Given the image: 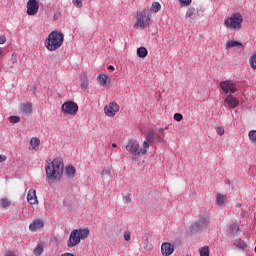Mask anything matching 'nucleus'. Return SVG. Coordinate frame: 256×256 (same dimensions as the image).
I'll use <instances>...</instances> for the list:
<instances>
[{
    "instance_id": "0eeeda50",
    "label": "nucleus",
    "mask_w": 256,
    "mask_h": 256,
    "mask_svg": "<svg viewBox=\"0 0 256 256\" xmlns=\"http://www.w3.org/2000/svg\"><path fill=\"white\" fill-rule=\"evenodd\" d=\"M61 111L64 115L75 116L79 112V105L73 101H66L62 104Z\"/></svg>"
},
{
    "instance_id": "412c9836",
    "label": "nucleus",
    "mask_w": 256,
    "mask_h": 256,
    "mask_svg": "<svg viewBox=\"0 0 256 256\" xmlns=\"http://www.w3.org/2000/svg\"><path fill=\"white\" fill-rule=\"evenodd\" d=\"M30 145L34 151H37L39 149V145H41V140L37 137H32L30 140Z\"/></svg>"
},
{
    "instance_id": "f704fd0d",
    "label": "nucleus",
    "mask_w": 256,
    "mask_h": 256,
    "mask_svg": "<svg viewBox=\"0 0 256 256\" xmlns=\"http://www.w3.org/2000/svg\"><path fill=\"white\" fill-rule=\"evenodd\" d=\"M9 121L10 123H19V121H21V118L19 116H10Z\"/></svg>"
},
{
    "instance_id": "a878e982",
    "label": "nucleus",
    "mask_w": 256,
    "mask_h": 256,
    "mask_svg": "<svg viewBox=\"0 0 256 256\" xmlns=\"http://www.w3.org/2000/svg\"><path fill=\"white\" fill-rule=\"evenodd\" d=\"M0 206L2 207V209H7V207L11 206V200L7 198H2L0 200Z\"/></svg>"
},
{
    "instance_id": "37998d69",
    "label": "nucleus",
    "mask_w": 256,
    "mask_h": 256,
    "mask_svg": "<svg viewBox=\"0 0 256 256\" xmlns=\"http://www.w3.org/2000/svg\"><path fill=\"white\" fill-rule=\"evenodd\" d=\"M108 69L110 70V71H115V67L114 66H108Z\"/></svg>"
},
{
    "instance_id": "20e7f679",
    "label": "nucleus",
    "mask_w": 256,
    "mask_h": 256,
    "mask_svg": "<svg viewBox=\"0 0 256 256\" xmlns=\"http://www.w3.org/2000/svg\"><path fill=\"white\" fill-rule=\"evenodd\" d=\"M126 151H129L134 157H139L140 155H147L149 150V141L143 142L142 148H139V142L135 139H130L125 147Z\"/></svg>"
},
{
    "instance_id": "c85d7f7f",
    "label": "nucleus",
    "mask_w": 256,
    "mask_h": 256,
    "mask_svg": "<svg viewBox=\"0 0 256 256\" xmlns=\"http://www.w3.org/2000/svg\"><path fill=\"white\" fill-rule=\"evenodd\" d=\"M248 137L251 143H256V130H250L248 133Z\"/></svg>"
},
{
    "instance_id": "e433bc0d",
    "label": "nucleus",
    "mask_w": 256,
    "mask_h": 256,
    "mask_svg": "<svg viewBox=\"0 0 256 256\" xmlns=\"http://www.w3.org/2000/svg\"><path fill=\"white\" fill-rule=\"evenodd\" d=\"M174 121H183V115L181 113H175Z\"/></svg>"
},
{
    "instance_id": "b1692460",
    "label": "nucleus",
    "mask_w": 256,
    "mask_h": 256,
    "mask_svg": "<svg viewBox=\"0 0 256 256\" xmlns=\"http://www.w3.org/2000/svg\"><path fill=\"white\" fill-rule=\"evenodd\" d=\"M45 249V246L43 244H38L35 248H34V255L35 256H41L43 255V251Z\"/></svg>"
},
{
    "instance_id": "f8f14e48",
    "label": "nucleus",
    "mask_w": 256,
    "mask_h": 256,
    "mask_svg": "<svg viewBox=\"0 0 256 256\" xmlns=\"http://www.w3.org/2000/svg\"><path fill=\"white\" fill-rule=\"evenodd\" d=\"M45 223L41 220V219H35L33 220V222L29 225V229L30 231H32L33 233L37 232V231H41V229H43Z\"/></svg>"
},
{
    "instance_id": "dca6fc26",
    "label": "nucleus",
    "mask_w": 256,
    "mask_h": 256,
    "mask_svg": "<svg viewBox=\"0 0 256 256\" xmlns=\"http://www.w3.org/2000/svg\"><path fill=\"white\" fill-rule=\"evenodd\" d=\"M20 111L23 115H31V113H33V104H31V102L22 103Z\"/></svg>"
},
{
    "instance_id": "09e8293b",
    "label": "nucleus",
    "mask_w": 256,
    "mask_h": 256,
    "mask_svg": "<svg viewBox=\"0 0 256 256\" xmlns=\"http://www.w3.org/2000/svg\"><path fill=\"white\" fill-rule=\"evenodd\" d=\"M236 206H237V207H241V204H237Z\"/></svg>"
},
{
    "instance_id": "2eb2a0df",
    "label": "nucleus",
    "mask_w": 256,
    "mask_h": 256,
    "mask_svg": "<svg viewBox=\"0 0 256 256\" xmlns=\"http://www.w3.org/2000/svg\"><path fill=\"white\" fill-rule=\"evenodd\" d=\"M207 225H209V216L203 217L195 222L194 227L197 231H201V229H205Z\"/></svg>"
},
{
    "instance_id": "bb28decb",
    "label": "nucleus",
    "mask_w": 256,
    "mask_h": 256,
    "mask_svg": "<svg viewBox=\"0 0 256 256\" xmlns=\"http://www.w3.org/2000/svg\"><path fill=\"white\" fill-rule=\"evenodd\" d=\"M194 13H195V8H189L188 10H187V12H186V17L188 18V19H190L189 20V22L190 23H193V15H194Z\"/></svg>"
},
{
    "instance_id": "39448f33",
    "label": "nucleus",
    "mask_w": 256,
    "mask_h": 256,
    "mask_svg": "<svg viewBox=\"0 0 256 256\" xmlns=\"http://www.w3.org/2000/svg\"><path fill=\"white\" fill-rule=\"evenodd\" d=\"M149 25H151V12L145 9L136 12L134 29H147Z\"/></svg>"
},
{
    "instance_id": "393cba45",
    "label": "nucleus",
    "mask_w": 256,
    "mask_h": 256,
    "mask_svg": "<svg viewBox=\"0 0 256 256\" xmlns=\"http://www.w3.org/2000/svg\"><path fill=\"white\" fill-rule=\"evenodd\" d=\"M150 11L151 13H159L161 11V4L159 2H153Z\"/></svg>"
},
{
    "instance_id": "f3484780",
    "label": "nucleus",
    "mask_w": 256,
    "mask_h": 256,
    "mask_svg": "<svg viewBox=\"0 0 256 256\" xmlns=\"http://www.w3.org/2000/svg\"><path fill=\"white\" fill-rule=\"evenodd\" d=\"M233 47H237L238 49H243V43L237 40H230L226 43V49H233Z\"/></svg>"
},
{
    "instance_id": "cd10ccee",
    "label": "nucleus",
    "mask_w": 256,
    "mask_h": 256,
    "mask_svg": "<svg viewBox=\"0 0 256 256\" xmlns=\"http://www.w3.org/2000/svg\"><path fill=\"white\" fill-rule=\"evenodd\" d=\"M66 175L68 177H75V167L73 166L66 167Z\"/></svg>"
},
{
    "instance_id": "4468645a",
    "label": "nucleus",
    "mask_w": 256,
    "mask_h": 256,
    "mask_svg": "<svg viewBox=\"0 0 256 256\" xmlns=\"http://www.w3.org/2000/svg\"><path fill=\"white\" fill-rule=\"evenodd\" d=\"M27 201L28 203H30V205H37V203H39V201L37 200V191L35 189L31 188L28 191Z\"/></svg>"
},
{
    "instance_id": "423d86ee",
    "label": "nucleus",
    "mask_w": 256,
    "mask_h": 256,
    "mask_svg": "<svg viewBox=\"0 0 256 256\" xmlns=\"http://www.w3.org/2000/svg\"><path fill=\"white\" fill-rule=\"evenodd\" d=\"M224 26L230 31H240L243 27V15L239 12L232 13L224 20Z\"/></svg>"
},
{
    "instance_id": "c9c22d12",
    "label": "nucleus",
    "mask_w": 256,
    "mask_h": 256,
    "mask_svg": "<svg viewBox=\"0 0 256 256\" xmlns=\"http://www.w3.org/2000/svg\"><path fill=\"white\" fill-rule=\"evenodd\" d=\"M179 2L183 7H189V5L192 3V0H179Z\"/></svg>"
},
{
    "instance_id": "aec40b11",
    "label": "nucleus",
    "mask_w": 256,
    "mask_h": 256,
    "mask_svg": "<svg viewBox=\"0 0 256 256\" xmlns=\"http://www.w3.org/2000/svg\"><path fill=\"white\" fill-rule=\"evenodd\" d=\"M155 137H157V134H155V130L149 129L147 132L146 139L144 141H148V145L150 146L153 141H155Z\"/></svg>"
},
{
    "instance_id": "2f4dec72",
    "label": "nucleus",
    "mask_w": 256,
    "mask_h": 256,
    "mask_svg": "<svg viewBox=\"0 0 256 256\" xmlns=\"http://www.w3.org/2000/svg\"><path fill=\"white\" fill-rule=\"evenodd\" d=\"M200 256H209V246H204L200 249Z\"/></svg>"
},
{
    "instance_id": "a211bd4d",
    "label": "nucleus",
    "mask_w": 256,
    "mask_h": 256,
    "mask_svg": "<svg viewBox=\"0 0 256 256\" xmlns=\"http://www.w3.org/2000/svg\"><path fill=\"white\" fill-rule=\"evenodd\" d=\"M98 81L100 85H102V87H107V85L111 83V80H109V76H107L106 74H99Z\"/></svg>"
},
{
    "instance_id": "ea45409f",
    "label": "nucleus",
    "mask_w": 256,
    "mask_h": 256,
    "mask_svg": "<svg viewBox=\"0 0 256 256\" xmlns=\"http://www.w3.org/2000/svg\"><path fill=\"white\" fill-rule=\"evenodd\" d=\"M7 42V37L5 35H0V45H4Z\"/></svg>"
},
{
    "instance_id": "c756f323",
    "label": "nucleus",
    "mask_w": 256,
    "mask_h": 256,
    "mask_svg": "<svg viewBox=\"0 0 256 256\" xmlns=\"http://www.w3.org/2000/svg\"><path fill=\"white\" fill-rule=\"evenodd\" d=\"M249 63L251 68L256 70V52L250 57Z\"/></svg>"
},
{
    "instance_id": "4c0bfd02",
    "label": "nucleus",
    "mask_w": 256,
    "mask_h": 256,
    "mask_svg": "<svg viewBox=\"0 0 256 256\" xmlns=\"http://www.w3.org/2000/svg\"><path fill=\"white\" fill-rule=\"evenodd\" d=\"M230 229H231L232 233H235V232L239 231V225L232 224V225H230Z\"/></svg>"
},
{
    "instance_id": "1a4fd4ad",
    "label": "nucleus",
    "mask_w": 256,
    "mask_h": 256,
    "mask_svg": "<svg viewBox=\"0 0 256 256\" xmlns=\"http://www.w3.org/2000/svg\"><path fill=\"white\" fill-rule=\"evenodd\" d=\"M104 113L107 117H115L119 113V104L115 102H110L104 107Z\"/></svg>"
},
{
    "instance_id": "6e6552de",
    "label": "nucleus",
    "mask_w": 256,
    "mask_h": 256,
    "mask_svg": "<svg viewBox=\"0 0 256 256\" xmlns=\"http://www.w3.org/2000/svg\"><path fill=\"white\" fill-rule=\"evenodd\" d=\"M220 89L224 93H229V95H233V93H237V85L233 83L231 80H226L220 82Z\"/></svg>"
},
{
    "instance_id": "f03ea898",
    "label": "nucleus",
    "mask_w": 256,
    "mask_h": 256,
    "mask_svg": "<svg viewBox=\"0 0 256 256\" xmlns=\"http://www.w3.org/2000/svg\"><path fill=\"white\" fill-rule=\"evenodd\" d=\"M65 35L59 31H52L45 40V47L48 51H57L63 47Z\"/></svg>"
},
{
    "instance_id": "7c9ffc66",
    "label": "nucleus",
    "mask_w": 256,
    "mask_h": 256,
    "mask_svg": "<svg viewBox=\"0 0 256 256\" xmlns=\"http://www.w3.org/2000/svg\"><path fill=\"white\" fill-rule=\"evenodd\" d=\"M235 247H238V249H245L247 247V244L243 240H238V242L234 243Z\"/></svg>"
},
{
    "instance_id": "9d476101",
    "label": "nucleus",
    "mask_w": 256,
    "mask_h": 256,
    "mask_svg": "<svg viewBox=\"0 0 256 256\" xmlns=\"http://www.w3.org/2000/svg\"><path fill=\"white\" fill-rule=\"evenodd\" d=\"M39 12V3L37 0H28L27 2V13L29 15H37Z\"/></svg>"
},
{
    "instance_id": "58836bf2",
    "label": "nucleus",
    "mask_w": 256,
    "mask_h": 256,
    "mask_svg": "<svg viewBox=\"0 0 256 256\" xmlns=\"http://www.w3.org/2000/svg\"><path fill=\"white\" fill-rule=\"evenodd\" d=\"M217 134L220 135V136L225 135V128H223V127H218V128H217Z\"/></svg>"
},
{
    "instance_id": "a18cd8bd",
    "label": "nucleus",
    "mask_w": 256,
    "mask_h": 256,
    "mask_svg": "<svg viewBox=\"0 0 256 256\" xmlns=\"http://www.w3.org/2000/svg\"><path fill=\"white\" fill-rule=\"evenodd\" d=\"M125 203H131V199H126Z\"/></svg>"
},
{
    "instance_id": "9b49d317",
    "label": "nucleus",
    "mask_w": 256,
    "mask_h": 256,
    "mask_svg": "<svg viewBox=\"0 0 256 256\" xmlns=\"http://www.w3.org/2000/svg\"><path fill=\"white\" fill-rule=\"evenodd\" d=\"M175 251V246L169 242H164L161 245V253L163 256H171Z\"/></svg>"
},
{
    "instance_id": "473e14b6",
    "label": "nucleus",
    "mask_w": 256,
    "mask_h": 256,
    "mask_svg": "<svg viewBox=\"0 0 256 256\" xmlns=\"http://www.w3.org/2000/svg\"><path fill=\"white\" fill-rule=\"evenodd\" d=\"M145 241H146V244L144 246L145 251H153V244L149 242L148 238Z\"/></svg>"
},
{
    "instance_id": "7ed1b4c3",
    "label": "nucleus",
    "mask_w": 256,
    "mask_h": 256,
    "mask_svg": "<svg viewBox=\"0 0 256 256\" xmlns=\"http://www.w3.org/2000/svg\"><path fill=\"white\" fill-rule=\"evenodd\" d=\"M91 231H89V228H79L74 229L69 236L68 240V247H77L81 241H84V239H87L89 237Z\"/></svg>"
},
{
    "instance_id": "4be33fe9",
    "label": "nucleus",
    "mask_w": 256,
    "mask_h": 256,
    "mask_svg": "<svg viewBox=\"0 0 256 256\" xmlns=\"http://www.w3.org/2000/svg\"><path fill=\"white\" fill-rule=\"evenodd\" d=\"M224 203H227V196L218 193L216 195V204L221 207Z\"/></svg>"
},
{
    "instance_id": "79ce46f5",
    "label": "nucleus",
    "mask_w": 256,
    "mask_h": 256,
    "mask_svg": "<svg viewBox=\"0 0 256 256\" xmlns=\"http://www.w3.org/2000/svg\"><path fill=\"white\" fill-rule=\"evenodd\" d=\"M7 157L0 155V163H3V161H6Z\"/></svg>"
},
{
    "instance_id": "49530a36",
    "label": "nucleus",
    "mask_w": 256,
    "mask_h": 256,
    "mask_svg": "<svg viewBox=\"0 0 256 256\" xmlns=\"http://www.w3.org/2000/svg\"><path fill=\"white\" fill-rule=\"evenodd\" d=\"M112 147H114V148L117 147V143H113Z\"/></svg>"
},
{
    "instance_id": "a19ab883",
    "label": "nucleus",
    "mask_w": 256,
    "mask_h": 256,
    "mask_svg": "<svg viewBox=\"0 0 256 256\" xmlns=\"http://www.w3.org/2000/svg\"><path fill=\"white\" fill-rule=\"evenodd\" d=\"M125 241H131V232H126L124 234Z\"/></svg>"
},
{
    "instance_id": "5701e85b",
    "label": "nucleus",
    "mask_w": 256,
    "mask_h": 256,
    "mask_svg": "<svg viewBox=\"0 0 256 256\" xmlns=\"http://www.w3.org/2000/svg\"><path fill=\"white\" fill-rule=\"evenodd\" d=\"M148 51L147 48L145 47H140L137 49V55L140 57V59H145V57H147L148 55Z\"/></svg>"
},
{
    "instance_id": "72a5a7b5",
    "label": "nucleus",
    "mask_w": 256,
    "mask_h": 256,
    "mask_svg": "<svg viewBox=\"0 0 256 256\" xmlns=\"http://www.w3.org/2000/svg\"><path fill=\"white\" fill-rule=\"evenodd\" d=\"M74 7L81 9L83 7V0H72Z\"/></svg>"
},
{
    "instance_id": "de8ad7c7",
    "label": "nucleus",
    "mask_w": 256,
    "mask_h": 256,
    "mask_svg": "<svg viewBox=\"0 0 256 256\" xmlns=\"http://www.w3.org/2000/svg\"><path fill=\"white\" fill-rule=\"evenodd\" d=\"M1 55H3V50L2 49H0V57H1Z\"/></svg>"
},
{
    "instance_id": "f257e3e1",
    "label": "nucleus",
    "mask_w": 256,
    "mask_h": 256,
    "mask_svg": "<svg viewBox=\"0 0 256 256\" xmlns=\"http://www.w3.org/2000/svg\"><path fill=\"white\" fill-rule=\"evenodd\" d=\"M63 159L55 158L51 162H47L45 165L46 177L49 185H53L55 181H59L63 176Z\"/></svg>"
},
{
    "instance_id": "c03bdc74",
    "label": "nucleus",
    "mask_w": 256,
    "mask_h": 256,
    "mask_svg": "<svg viewBox=\"0 0 256 256\" xmlns=\"http://www.w3.org/2000/svg\"><path fill=\"white\" fill-rule=\"evenodd\" d=\"M159 133H165V129L160 128V129H159Z\"/></svg>"
},
{
    "instance_id": "6ab92c4d",
    "label": "nucleus",
    "mask_w": 256,
    "mask_h": 256,
    "mask_svg": "<svg viewBox=\"0 0 256 256\" xmlns=\"http://www.w3.org/2000/svg\"><path fill=\"white\" fill-rule=\"evenodd\" d=\"M80 81L82 89H89V76L86 73L80 76Z\"/></svg>"
},
{
    "instance_id": "ddd939ff",
    "label": "nucleus",
    "mask_w": 256,
    "mask_h": 256,
    "mask_svg": "<svg viewBox=\"0 0 256 256\" xmlns=\"http://www.w3.org/2000/svg\"><path fill=\"white\" fill-rule=\"evenodd\" d=\"M224 103H227V105L230 107V109H235V107H239V100L233 95L229 94L226 96Z\"/></svg>"
}]
</instances>
